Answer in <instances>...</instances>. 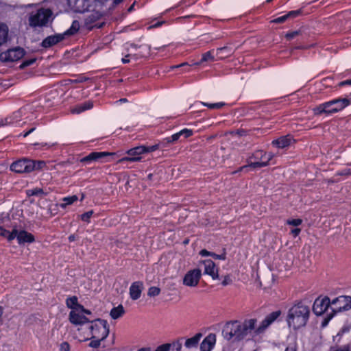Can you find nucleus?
Listing matches in <instances>:
<instances>
[{"mask_svg":"<svg viewBox=\"0 0 351 351\" xmlns=\"http://www.w3.org/2000/svg\"><path fill=\"white\" fill-rule=\"evenodd\" d=\"M256 323L255 319H247L243 323L237 321L228 323L223 330V335L227 340H240L255 328Z\"/></svg>","mask_w":351,"mask_h":351,"instance_id":"f257e3e1","label":"nucleus"},{"mask_svg":"<svg viewBox=\"0 0 351 351\" xmlns=\"http://www.w3.org/2000/svg\"><path fill=\"white\" fill-rule=\"evenodd\" d=\"M310 308L302 302L292 306L287 313V322L290 328L294 330L304 326L309 318Z\"/></svg>","mask_w":351,"mask_h":351,"instance_id":"f03ea898","label":"nucleus"},{"mask_svg":"<svg viewBox=\"0 0 351 351\" xmlns=\"http://www.w3.org/2000/svg\"><path fill=\"white\" fill-rule=\"evenodd\" d=\"M84 329L87 331L82 332L81 337H83V341L89 340L90 338L106 339L110 333L108 322L102 319H97L89 322L87 326H85Z\"/></svg>","mask_w":351,"mask_h":351,"instance_id":"7ed1b4c3","label":"nucleus"},{"mask_svg":"<svg viewBox=\"0 0 351 351\" xmlns=\"http://www.w3.org/2000/svg\"><path fill=\"white\" fill-rule=\"evenodd\" d=\"M350 104L347 98H337L322 103L313 109L315 115L332 114L338 112Z\"/></svg>","mask_w":351,"mask_h":351,"instance_id":"20e7f679","label":"nucleus"},{"mask_svg":"<svg viewBox=\"0 0 351 351\" xmlns=\"http://www.w3.org/2000/svg\"><path fill=\"white\" fill-rule=\"evenodd\" d=\"M275 155L272 152H266L263 150L255 151L251 156L249 157L247 160V165L241 167L239 171H242L247 167L252 169H258L265 167L269 165Z\"/></svg>","mask_w":351,"mask_h":351,"instance_id":"39448f33","label":"nucleus"},{"mask_svg":"<svg viewBox=\"0 0 351 351\" xmlns=\"http://www.w3.org/2000/svg\"><path fill=\"white\" fill-rule=\"evenodd\" d=\"M159 148V144H156L152 146L141 145L128 149L126 154L129 156L123 157L119 159L117 162H138L141 160V155L146 153L153 152Z\"/></svg>","mask_w":351,"mask_h":351,"instance_id":"423d86ee","label":"nucleus"},{"mask_svg":"<svg viewBox=\"0 0 351 351\" xmlns=\"http://www.w3.org/2000/svg\"><path fill=\"white\" fill-rule=\"evenodd\" d=\"M52 14L49 9L41 8L36 12L32 13L29 17V25L32 27L45 25Z\"/></svg>","mask_w":351,"mask_h":351,"instance_id":"0eeeda50","label":"nucleus"},{"mask_svg":"<svg viewBox=\"0 0 351 351\" xmlns=\"http://www.w3.org/2000/svg\"><path fill=\"white\" fill-rule=\"evenodd\" d=\"M331 302V310L334 313L348 311L351 308V297L348 295L339 296Z\"/></svg>","mask_w":351,"mask_h":351,"instance_id":"6e6552de","label":"nucleus"},{"mask_svg":"<svg viewBox=\"0 0 351 351\" xmlns=\"http://www.w3.org/2000/svg\"><path fill=\"white\" fill-rule=\"evenodd\" d=\"M84 308L82 309H75L71 311L69 315V319L71 324L80 326L78 328V331L81 332L84 329V325L88 322V319L86 317L83 315Z\"/></svg>","mask_w":351,"mask_h":351,"instance_id":"1a4fd4ad","label":"nucleus"},{"mask_svg":"<svg viewBox=\"0 0 351 351\" xmlns=\"http://www.w3.org/2000/svg\"><path fill=\"white\" fill-rule=\"evenodd\" d=\"M32 160L23 158L14 162L11 166V171L18 173H29L33 171Z\"/></svg>","mask_w":351,"mask_h":351,"instance_id":"9d476101","label":"nucleus"},{"mask_svg":"<svg viewBox=\"0 0 351 351\" xmlns=\"http://www.w3.org/2000/svg\"><path fill=\"white\" fill-rule=\"evenodd\" d=\"M25 51L21 47L8 49L0 55V59L3 62H14L23 57Z\"/></svg>","mask_w":351,"mask_h":351,"instance_id":"9b49d317","label":"nucleus"},{"mask_svg":"<svg viewBox=\"0 0 351 351\" xmlns=\"http://www.w3.org/2000/svg\"><path fill=\"white\" fill-rule=\"evenodd\" d=\"M101 14L99 11H92L88 12L84 19V25L88 29H92L94 27H101L102 23L99 22L101 17Z\"/></svg>","mask_w":351,"mask_h":351,"instance_id":"f8f14e48","label":"nucleus"},{"mask_svg":"<svg viewBox=\"0 0 351 351\" xmlns=\"http://www.w3.org/2000/svg\"><path fill=\"white\" fill-rule=\"evenodd\" d=\"M201 276L202 272L200 269H194L190 270L185 274L183 278V284L187 287H196L199 283Z\"/></svg>","mask_w":351,"mask_h":351,"instance_id":"ddd939ff","label":"nucleus"},{"mask_svg":"<svg viewBox=\"0 0 351 351\" xmlns=\"http://www.w3.org/2000/svg\"><path fill=\"white\" fill-rule=\"evenodd\" d=\"M281 315L280 311H274L267 315L265 318L260 323L259 326L256 328L255 332L261 334L278 317Z\"/></svg>","mask_w":351,"mask_h":351,"instance_id":"4468645a","label":"nucleus"},{"mask_svg":"<svg viewBox=\"0 0 351 351\" xmlns=\"http://www.w3.org/2000/svg\"><path fill=\"white\" fill-rule=\"evenodd\" d=\"M331 307V302L328 297L319 298L315 300L313 310L315 314L321 315L325 313L329 307Z\"/></svg>","mask_w":351,"mask_h":351,"instance_id":"2eb2a0df","label":"nucleus"},{"mask_svg":"<svg viewBox=\"0 0 351 351\" xmlns=\"http://www.w3.org/2000/svg\"><path fill=\"white\" fill-rule=\"evenodd\" d=\"M116 155L113 152H91L88 156L81 159L82 162H90L92 161L99 160L107 156H114Z\"/></svg>","mask_w":351,"mask_h":351,"instance_id":"dca6fc26","label":"nucleus"},{"mask_svg":"<svg viewBox=\"0 0 351 351\" xmlns=\"http://www.w3.org/2000/svg\"><path fill=\"white\" fill-rule=\"evenodd\" d=\"M204 265V274L212 277L213 279H217L219 277L218 268L215 263L211 260H205L202 261Z\"/></svg>","mask_w":351,"mask_h":351,"instance_id":"f3484780","label":"nucleus"},{"mask_svg":"<svg viewBox=\"0 0 351 351\" xmlns=\"http://www.w3.org/2000/svg\"><path fill=\"white\" fill-rule=\"evenodd\" d=\"M143 289V284L141 281H136L133 282L129 290V293L131 299L133 300H138L141 295Z\"/></svg>","mask_w":351,"mask_h":351,"instance_id":"a211bd4d","label":"nucleus"},{"mask_svg":"<svg viewBox=\"0 0 351 351\" xmlns=\"http://www.w3.org/2000/svg\"><path fill=\"white\" fill-rule=\"evenodd\" d=\"M216 343V335L210 333L207 335L200 345V351H210Z\"/></svg>","mask_w":351,"mask_h":351,"instance_id":"6ab92c4d","label":"nucleus"},{"mask_svg":"<svg viewBox=\"0 0 351 351\" xmlns=\"http://www.w3.org/2000/svg\"><path fill=\"white\" fill-rule=\"evenodd\" d=\"M293 141V138L290 135L283 136L277 139L274 140L271 144L278 148H285L289 147Z\"/></svg>","mask_w":351,"mask_h":351,"instance_id":"aec40b11","label":"nucleus"},{"mask_svg":"<svg viewBox=\"0 0 351 351\" xmlns=\"http://www.w3.org/2000/svg\"><path fill=\"white\" fill-rule=\"evenodd\" d=\"M16 239L19 244L31 243L35 241L34 235L27 231L21 230L16 233Z\"/></svg>","mask_w":351,"mask_h":351,"instance_id":"412c9836","label":"nucleus"},{"mask_svg":"<svg viewBox=\"0 0 351 351\" xmlns=\"http://www.w3.org/2000/svg\"><path fill=\"white\" fill-rule=\"evenodd\" d=\"M22 114V110L14 112L11 116L5 119V122L3 123V125H16L21 120Z\"/></svg>","mask_w":351,"mask_h":351,"instance_id":"4be33fe9","label":"nucleus"},{"mask_svg":"<svg viewBox=\"0 0 351 351\" xmlns=\"http://www.w3.org/2000/svg\"><path fill=\"white\" fill-rule=\"evenodd\" d=\"M93 107V102L88 101L73 107L71 109V112L73 114H80L85 110L91 109Z\"/></svg>","mask_w":351,"mask_h":351,"instance_id":"5701e85b","label":"nucleus"},{"mask_svg":"<svg viewBox=\"0 0 351 351\" xmlns=\"http://www.w3.org/2000/svg\"><path fill=\"white\" fill-rule=\"evenodd\" d=\"M63 39V36L62 35H54L47 37L42 43V45L44 47H49L52 45H54L59 42H60Z\"/></svg>","mask_w":351,"mask_h":351,"instance_id":"b1692460","label":"nucleus"},{"mask_svg":"<svg viewBox=\"0 0 351 351\" xmlns=\"http://www.w3.org/2000/svg\"><path fill=\"white\" fill-rule=\"evenodd\" d=\"M300 14V10L290 11L287 14L272 20L271 23H282L285 22L288 19L295 18V17L298 16Z\"/></svg>","mask_w":351,"mask_h":351,"instance_id":"393cba45","label":"nucleus"},{"mask_svg":"<svg viewBox=\"0 0 351 351\" xmlns=\"http://www.w3.org/2000/svg\"><path fill=\"white\" fill-rule=\"evenodd\" d=\"M66 306L73 311L75 309H82L84 306L78 303V299L76 296H71L66 300Z\"/></svg>","mask_w":351,"mask_h":351,"instance_id":"a878e982","label":"nucleus"},{"mask_svg":"<svg viewBox=\"0 0 351 351\" xmlns=\"http://www.w3.org/2000/svg\"><path fill=\"white\" fill-rule=\"evenodd\" d=\"M89 340H90V341L88 343V346L91 348L96 349L102 347L107 350H110V348L106 346L104 344L105 339H100L98 338H90Z\"/></svg>","mask_w":351,"mask_h":351,"instance_id":"bb28decb","label":"nucleus"},{"mask_svg":"<svg viewBox=\"0 0 351 351\" xmlns=\"http://www.w3.org/2000/svg\"><path fill=\"white\" fill-rule=\"evenodd\" d=\"M17 230L14 229L12 232L7 230L3 227L0 226V236L6 238L9 241H12L16 237Z\"/></svg>","mask_w":351,"mask_h":351,"instance_id":"cd10ccee","label":"nucleus"},{"mask_svg":"<svg viewBox=\"0 0 351 351\" xmlns=\"http://www.w3.org/2000/svg\"><path fill=\"white\" fill-rule=\"evenodd\" d=\"M201 337H202V334L197 333L193 337L187 339L185 341L184 346L187 348H191L195 347L198 344Z\"/></svg>","mask_w":351,"mask_h":351,"instance_id":"c85d7f7f","label":"nucleus"},{"mask_svg":"<svg viewBox=\"0 0 351 351\" xmlns=\"http://www.w3.org/2000/svg\"><path fill=\"white\" fill-rule=\"evenodd\" d=\"M78 197L77 195H71L68 197H64L62 199V203L60 204V207L64 209L66 206L73 204L74 202H77Z\"/></svg>","mask_w":351,"mask_h":351,"instance_id":"c756f323","label":"nucleus"},{"mask_svg":"<svg viewBox=\"0 0 351 351\" xmlns=\"http://www.w3.org/2000/svg\"><path fill=\"white\" fill-rule=\"evenodd\" d=\"M8 35V27L6 25L0 23V46L6 42Z\"/></svg>","mask_w":351,"mask_h":351,"instance_id":"7c9ffc66","label":"nucleus"},{"mask_svg":"<svg viewBox=\"0 0 351 351\" xmlns=\"http://www.w3.org/2000/svg\"><path fill=\"white\" fill-rule=\"evenodd\" d=\"M124 314V309L122 305L113 308L110 313L111 317L114 319L121 317Z\"/></svg>","mask_w":351,"mask_h":351,"instance_id":"2f4dec72","label":"nucleus"},{"mask_svg":"<svg viewBox=\"0 0 351 351\" xmlns=\"http://www.w3.org/2000/svg\"><path fill=\"white\" fill-rule=\"evenodd\" d=\"M214 60H215V57L213 55L212 51H207V52L204 53V54H202V57L200 62H196V63H195V64L199 65L204 62L214 61Z\"/></svg>","mask_w":351,"mask_h":351,"instance_id":"473e14b6","label":"nucleus"},{"mask_svg":"<svg viewBox=\"0 0 351 351\" xmlns=\"http://www.w3.org/2000/svg\"><path fill=\"white\" fill-rule=\"evenodd\" d=\"M32 166L33 167L34 171H39L42 170L44 167H46V162L43 160H32Z\"/></svg>","mask_w":351,"mask_h":351,"instance_id":"72a5a7b5","label":"nucleus"},{"mask_svg":"<svg viewBox=\"0 0 351 351\" xmlns=\"http://www.w3.org/2000/svg\"><path fill=\"white\" fill-rule=\"evenodd\" d=\"M80 23L77 21L72 23L71 27L65 32L66 34L72 35L76 33L80 29Z\"/></svg>","mask_w":351,"mask_h":351,"instance_id":"f704fd0d","label":"nucleus"},{"mask_svg":"<svg viewBox=\"0 0 351 351\" xmlns=\"http://www.w3.org/2000/svg\"><path fill=\"white\" fill-rule=\"evenodd\" d=\"M167 345L169 346V351H181L182 349V342L179 340L172 342L171 343H167Z\"/></svg>","mask_w":351,"mask_h":351,"instance_id":"c9c22d12","label":"nucleus"},{"mask_svg":"<svg viewBox=\"0 0 351 351\" xmlns=\"http://www.w3.org/2000/svg\"><path fill=\"white\" fill-rule=\"evenodd\" d=\"M285 351H298V343L295 339L290 340Z\"/></svg>","mask_w":351,"mask_h":351,"instance_id":"e433bc0d","label":"nucleus"},{"mask_svg":"<svg viewBox=\"0 0 351 351\" xmlns=\"http://www.w3.org/2000/svg\"><path fill=\"white\" fill-rule=\"evenodd\" d=\"M160 289L158 287H151L149 288L147 291V295L149 297H155L160 294Z\"/></svg>","mask_w":351,"mask_h":351,"instance_id":"4c0bfd02","label":"nucleus"},{"mask_svg":"<svg viewBox=\"0 0 351 351\" xmlns=\"http://www.w3.org/2000/svg\"><path fill=\"white\" fill-rule=\"evenodd\" d=\"M201 104L204 106H207L210 109H219L225 105V104L223 102H218V103H213V104L201 102Z\"/></svg>","mask_w":351,"mask_h":351,"instance_id":"58836bf2","label":"nucleus"},{"mask_svg":"<svg viewBox=\"0 0 351 351\" xmlns=\"http://www.w3.org/2000/svg\"><path fill=\"white\" fill-rule=\"evenodd\" d=\"M329 351H351L350 346L347 344L342 346H332Z\"/></svg>","mask_w":351,"mask_h":351,"instance_id":"ea45409f","label":"nucleus"},{"mask_svg":"<svg viewBox=\"0 0 351 351\" xmlns=\"http://www.w3.org/2000/svg\"><path fill=\"white\" fill-rule=\"evenodd\" d=\"M26 193L28 196L33 195H39L44 193V191L40 188H35L32 189H29L26 191Z\"/></svg>","mask_w":351,"mask_h":351,"instance_id":"a19ab883","label":"nucleus"},{"mask_svg":"<svg viewBox=\"0 0 351 351\" xmlns=\"http://www.w3.org/2000/svg\"><path fill=\"white\" fill-rule=\"evenodd\" d=\"M93 215V210H89L80 215V219L86 223L90 222V219Z\"/></svg>","mask_w":351,"mask_h":351,"instance_id":"79ce46f5","label":"nucleus"},{"mask_svg":"<svg viewBox=\"0 0 351 351\" xmlns=\"http://www.w3.org/2000/svg\"><path fill=\"white\" fill-rule=\"evenodd\" d=\"M180 136H183L184 138H188L193 135V130L187 128H184L179 132Z\"/></svg>","mask_w":351,"mask_h":351,"instance_id":"37998d69","label":"nucleus"},{"mask_svg":"<svg viewBox=\"0 0 351 351\" xmlns=\"http://www.w3.org/2000/svg\"><path fill=\"white\" fill-rule=\"evenodd\" d=\"M302 223V220L300 219H294L287 220V223L293 226H298Z\"/></svg>","mask_w":351,"mask_h":351,"instance_id":"c03bdc74","label":"nucleus"},{"mask_svg":"<svg viewBox=\"0 0 351 351\" xmlns=\"http://www.w3.org/2000/svg\"><path fill=\"white\" fill-rule=\"evenodd\" d=\"M70 345L69 343L64 341L60 345V351H70Z\"/></svg>","mask_w":351,"mask_h":351,"instance_id":"a18cd8bd","label":"nucleus"},{"mask_svg":"<svg viewBox=\"0 0 351 351\" xmlns=\"http://www.w3.org/2000/svg\"><path fill=\"white\" fill-rule=\"evenodd\" d=\"M298 35H299V32L293 31V32H290L287 33L285 36L287 40H290L294 38Z\"/></svg>","mask_w":351,"mask_h":351,"instance_id":"49530a36","label":"nucleus"},{"mask_svg":"<svg viewBox=\"0 0 351 351\" xmlns=\"http://www.w3.org/2000/svg\"><path fill=\"white\" fill-rule=\"evenodd\" d=\"M55 144L53 143H36L35 144V145H40V147L43 149H48L49 148H51V147H53Z\"/></svg>","mask_w":351,"mask_h":351,"instance_id":"de8ad7c7","label":"nucleus"},{"mask_svg":"<svg viewBox=\"0 0 351 351\" xmlns=\"http://www.w3.org/2000/svg\"><path fill=\"white\" fill-rule=\"evenodd\" d=\"M211 256L215 259H219V260H226V252H223L221 254H217L215 253H213L211 254Z\"/></svg>","mask_w":351,"mask_h":351,"instance_id":"09e8293b","label":"nucleus"},{"mask_svg":"<svg viewBox=\"0 0 351 351\" xmlns=\"http://www.w3.org/2000/svg\"><path fill=\"white\" fill-rule=\"evenodd\" d=\"M155 351H169V346L167 343L162 344L156 348Z\"/></svg>","mask_w":351,"mask_h":351,"instance_id":"8fccbe9b","label":"nucleus"},{"mask_svg":"<svg viewBox=\"0 0 351 351\" xmlns=\"http://www.w3.org/2000/svg\"><path fill=\"white\" fill-rule=\"evenodd\" d=\"M213 254V252H208V250H202L200 252H199V254L202 256H211V254Z\"/></svg>","mask_w":351,"mask_h":351,"instance_id":"3c124183","label":"nucleus"},{"mask_svg":"<svg viewBox=\"0 0 351 351\" xmlns=\"http://www.w3.org/2000/svg\"><path fill=\"white\" fill-rule=\"evenodd\" d=\"M301 232V229L300 228H294L291 231V233L293 235L294 237H296L297 236L299 235V234Z\"/></svg>","mask_w":351,"mask_h":351,"instance_id":"603ef678","label":"nucleus"},{"mask_svg":"<svg viewBox=\"0 0 351 351\" xmlns=\"http://www.w3.org/2000/svg\"><path fill=\"white\" fill-rule=\"evenodd\" d=\"M171 141L176 142L180 138L181 136L178 132L176 134L171 135Z\"/></svg>","mask_w":351,"mask_h":351,"instance_id":"864d4df0","label":"nucleus"},{"mask_svg":"<svg viewBox=\"0 0 351 351\" xmlns=\"http://www.w3.org/2000/svg\"><path fill=\"white\" fill-rule=\"evenodd\" d=\"M339 86H346V85H351V79L350 80H345V81H343V82H341L339 84Z\"/></svg>","mask_w":351,"mask_h":351,"instance_id":"5fc2aeb1","label":"nucleus"},{"mask_svg":"<svg viewBox=\"0 0 351 351\" xmlns=\"http://www.w3.org/2000/svg\"><path fill=\"white\" fill-rule=\"evenodd\" d=\"M36 130V128L34 127L31 128L29 130L25 132L24 134H21L24 138L27 137L29 134L33 132Z\"/></svg>","mask_w":351,"mask_h":351,"instance_id":"6e6d98bb","label":"nucleus"},{"mask_svg":"<svg viewBox=\"0 0 351 351\" xmlns=\"http://www.w3.org/2000/svg\"><path fill=\"white\" fill-rule=\"evenodd\" d=\"M228 51V47H221L217 49V55H220L223 51Z\"/></svg>","mask_w":351,"mask_h":351,"instance_id":"4d7b16f0","label":"nucleus"},{"mask_svg":"<svg viewBox=\"0 0 351 351\" xmlns=\"http://www.w3.org/2000/svg\"><path fill=\"white\" fill-rule=\"evenodd\" d=\"M130 55H127L124 58H122L121 61L123 64L128 63L130 62L129 57Z\"/></svg>","mask_w":351,"mask_h":351,"instance_id":"13d9d810","label":"nucleus"},{"mask_svg":"<svg viewBox=\"0 0 351 351\" xmlns=\"http://www.w3.org/2000/svg\"><path fill=\"white\" fill-rule=\"evenodd\" d=\"M230 279L229 278L226 277L225 279L222 282V285L226 286L229 283Z\"/></svg>","mask_w":351,"mask_h":351,"instance_id":"bf43d9fd","label":"nucleus"},{"mask_svg":"<svg viewBox=\"0 0 351 351\" xmlns=\"http://www.w3.org/2000/svg\"><path fill=\"white\" fill-rule=\"evenodd\" d=\"M171 136H169V137H167L166 138L164 139V141L166 142L167 143H173V141H171Z\"/></svg>","mask_w":351,"mask_h":351,"instance_id":"052dcab7","label":"nucleus"},{"mask_svg":"<svg viewBox=\"0 0 351 351\" xmlns=\"http://www.w3.org/2000/svg\"><path fill=\"white\" fill-rule=\"evenodd\" d=\"M84 314H88V315H90V311H88V310H86L84 308V311H83V315H84Z\"/></svg>","mask_w":351,"mask_h":351,"instance_id":"680f3d73","label":"nucleus"},{"mask_svg":"<svg viewBox=\"0 0 351 351\" xmlns=\"http://www.w3.org/2000/svg\"><path fill=\"white\" fill-rule=\"evenodd\" d=\"M138 351H150V348H141V349L138 350Z\"/></svg>","mask_w":351,"mask_h":351,"instance_id":"e2e57ef3","label":"nucleus"},{"mask_svg":"<svg viewBox=\"0 0 351 351\" xmlns=\"http://www.w3.org/2000/svg\"><path fill=\"white\" fill-rule=\"evenodd\" d=\"M69 240L70 241H73L75 240V237H74V235H70V236L69 237Z\"/></svg>","mask_w":351,"mask_h":351,"instance_id":"0e129e2a","label":"nucleus"},{"mask_svg":"<svg viewBox=\"0 0 351 351\" xmlns=\"http://www.w3.org/2000/svg\"><path fill=\"white\" fill-rule=\"evenodd\" d=\"M127 101V99H119L117 102H126Z\"/></svg>","mask_w":351,"mask_h":351,"instance_id":"69168bd1","label":"nucleus"},{"mask_svg":"<svg viewBox=\"0 0 351 351\" xmlns=\"http://www.w3.org/2000/svg\"><path fill=\"white\" fill-rule=\"evenodd\" d=\"M122 1L123 0H114V3L118 4V3H121Z\"/></svg>","mask_w":351,"mask_h":351,"instance_id":"338daca9","label":"nucleus"},{"mask_svg":"<svg viewBox=\"0 0 351 351\" xmlns=\"http://www.w3.org/2000/svg\"><path fill=\"white\" fill-rule=\"evenodd\" d=\"M186 63H184V64H180V65H177L176 67H180L181 66L186 65Z\"/></svg>","mask_w":351,"mask_h":351,"instance_id":"774afa93","label":"nucleus"}]
</instances>
